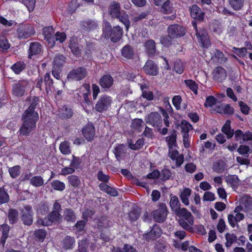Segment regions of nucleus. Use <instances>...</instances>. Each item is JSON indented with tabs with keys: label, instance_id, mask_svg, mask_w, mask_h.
Wrapping results in <instances>:
<instances>
[{
	"label": "nucleus",
	"instance_id": "f257e3e1",
	"mask_svg": "<svg viewBox=\"0 0 252 252\" xmlns=\"http://www.w3.org/2000/svg\"><path fill=\"white\" fill-rule=\"evenodd\" d=\"M38 118V114L33 111V106L29 107L23 115V123L19 129L20 134L28 135L35 128Z\"/></svg>",
	"mask_w": 252,
	"mask_h": 252
},
{
	"label": "nucleus",
	"instance_id": "f03ea898",
	"mask_svg": "<svg viewBox=\"0 0 252 252\" xmlns=\"http://www.w3.org/2000/svg\"><path fill=\"white\" fill-rule=\"evenodd\" d=\"M108 13L112 17L119 19L128 30L130 26L128 15L124 10L121 9L119 3L115 1L112 2L109 6Z\"/></svg>",
	"mask_w": 252,
	"mask_h": 252
},
{
	"label": "nucleus",
	"instance_id": "7ed1b4c3",
	"mask_svg": "<svg viewBox=\"0 0 252 252\" xmlns=\"http://www.w3.org/2000/svg\"><path fill=\"white\" fill-rule=\"evenodd\" d=\"M61 215L58 211H53L47 217L43 220L38 219L37 221L38 224L44 226H48L53 223H59L62 220Z\"/></svg>",
	"mask_w": 252,
	"mask_h": 252
},
{
	"label": "nucleus",
	"instance_id": "20e7f679",
	"mask_svg": "<svg viewBox=\"0 0 252 252\" xmlns=\"http://www.w3.org/2000/svg\"><path fill=\"white\" fill-rule=\"evenodd\" d=\"M112 101V98L110 96H101L95 105L96 110L100 112L107 110L111 106Z\"/></svg>",
	"mask_w": 252,
	"mask_h": 252
},
{
	"label": "nucleus",
	"instance_id": "39448f33",
	"mask_svg": "<svg viewBox=\"0 0 252 252\" xmlns=\"http://www.w3.org/2000/svg\"><path fill=\"white\" fill-rule=\"evenodd\" d=\"M30 89L29 82L27 81H22L13 86V93L18 96H22L28 92Z\"/></svg>",
	"mask_w": 252,
	"mask_h": 252
},
{
	"label": "nucleus",
	"instance_id": "423d86ee",
	"mask_svg": "<svg viewBox=\"0 0 252 252\" xmlns=\"http://www.w3.org/2000/svg\"><path fill=\"white\" fill-rule=\"evenodd\" d=\"M192 26L196 31V34L198 39L201 42L202 46L204 47H208L210 45V40L208 37L207 33L205 29L198 31L197 25L195 22H192Z\"/></svg>",
	"mask_w": 252,
	"mask_h": 252
},
{
	"label": "nucleus",
	"instance_id": "0eeeda50",
	"mask_svg": "<svg viewBox=\"0 0 252 252\" xmlns=\"http://www.w3.org/2000/svg\"><path fill=\"white\" fill-rule=\"evenodd\" d=\"M154 219L158 222H163L167 216V207L165 204H161L159 208L153 213Z\"/></svg>",
	"mask_w": 252,
	"mask_h": 252
},
{
	"label": "nucleus",
	"instance_id": "6e6552de",
	"mask_svg": "<svg viewBox=\"0 0 252 252\" xmlns=\"http://www.w3.org/2000/svg\"><path fill=\"white\" fill-rule=\"evenodd\" d=\"M54 30L52 27H47L43 29V34L45 40L48 42V46L51 48L55 44Z\"/></svg>",
	"mask_w": 252,
	"mask_h": 252
},
{
	"label": "nucleus",
	"instance_id": "1a4fd4ad",
	"mask_svg": "<svg viewBox=\"0 0 252 252\" xmlns=\"http://www.w3.org/2000/svg\"><path fill=\"white\" fill-rule=\"evenodd\" d=\"M87 74L86 68L78 67L73 69L68 75V78L75 80H80L84 78Z\"/></svg>",
	"mask_w": 252,
	"mask_h": 252
},
{
	"label": "nucleus",
	"instance_id": "9d476101",
	"mask_svg": "<svg viewBox=\"0 0 252 252\" xmlns=\"http://www.w3.org/2000/svg\"><path fill=\"white\" fill-rule=\"evenodd\" d=\"M168 34L170 38H175L183 36L185 33V30L180 25H173L168 28Z\"/></svg>",
	"mask_w": 252,
	"mask_h": 252
},
{
	"label": "nucleus",
	"instance_id": "9b49d317",
	"mask_svg": "<svg viewBox=\"0 0 252 252\" xmlns=\"http://www.w3.org/2000/svg\"><path fill=\"white\" fill-rule=\"evenodd\" d=\"M161 234V230L157 225L153 226L151 231L144 235V238L148 241H153L160 237Z\"/></svg>",
	"mask_w": 252,
	"mask_h": 252
},
{
	"label": "nucleus",
	"instance_id": "f8f14e48",
	"mask_svg": "<svg viewBox=\"0 0 252 252\" xmlns=\"http://www.w3.org/2000/svg\"><path fill=\"white\" fill-rule=\"evenodd\" d=\"M33 212L32 208L29 206H25L22 210V220L26 225H30L33 222Z\"/></svg>",
	"mask_w": 252,
	"mask_h": 252
},
{
	"label": "nucleus",
	"instance_id": "ddd939ff",
	"mask_svg": "<svg viewBox=\"0 0 252 252\" xmlns=\"http://www.w3.org/2000/svg\"><path fill=\"white\" fill-rule=\"evenodd\" d=\"M32 27L29 26H24L20 27L18 30V36L20 38H26L34 34Z\"/></svg>",
	"mask_w": 252,
	"mask_h": 252
},
{
	"label": "nucleus",
	"instance_id": "4468645a",
	"mask_svg": "<svg viewBox=\"0 0 252 252\" xmlns=\"http://www.w3.org/2000/svg\"><path fill=\"white\" fill-rule=\"evenodd\" d=\"M169 156L173 160H175L177 166H181L184 162V156L183 155H180L177 150L173 148L169 149Z\"/></svg>",
	"mask_w": 252,
	"mask_h": 252
},
{
	"label": "nucleus",
	"instance_id": "2eb2a0df",
	"mask_svg": "<svg viewBox=\"0 0 252 252\" xmlns=\"http://www.w3.org/2000/svg\"><path fill=\"white\" fill-rule=\"evenodd\" d=\"M145 72L151 75H156L158 73V68L156 64L152 61H148L143 67Z\"/></svg>",
	"mask_w": 252,
	"mask_h": 252
},
{
	"label": "nucleus",
	"instance_id": "dca6fc26",
	"mask_svg": "<svg viewBox=\"0 0 252 252\" xmlns=\"http://www.w3.org/2000/svg\"><path fill=\"white\" fill-rule=\"evenodd\" d=\"M83 134L85 138L88 141L93 140L94 134L95 130L92 124H88L83 129Z\"/></svg>",
	"mask_w": 252,
	"mask_h": 252
},
{
	"label": "nucleus",
	"instance_id": "f3484780",
	"mask_svg": "<svg viewBox=\"0 0 252 252\" xmlns=\"http://www.w3.org/2000/svg\"><path fill=\"white\" fill-rule=\"evenodd\" d=\"M190 15L194 19L200 21H202L204 18V13L196 5H193L190 8Z\"/></svg>",
	"mask_w": 252,
	"mask_h": 252
},
{
	"label": "nucleus",
	"instance_id": "a211bd4d",
	"mask_svg": "<svg viewBox=\"0 0 252 252\" xmlns=\"http://www.w3.org/2000/svg\"><path fill=\"white\" fill-rule=\"evenodd\" d=\"M213 75L214 78L220 82L224 80L226 77V73L224 69L220 66L214 69Z\"/></svg>",
	"mask_w": 252,
	"mask_h": 252
},
{
	"label": "nucleus",
	"instance_id": "6ab92c4d",
	"mask_svg": "<svg viewBox=\"0 0 252 252\" xmlns=\"http://www.w3.org/2000/svg\"><path fill=\"white\" fill-rule=\"evenodd\" d=\"M180 225L184 229L189 230L191 228V226L194 222L193 218L192 215L189 217L185 218H180L179 220Z\"/></svg>",
	"mask_w": 252,
	"mask_h": 252
},
{
	"label": "nucleus",
	"instance_id": "aec40b11",
	"mask_svg": "<svg viewBox=\"0 0 252 252\" xmlns=\"http://www.w3.org/2000/svg\"><path fill=\"white\" fill-rule=\"evenodd\" d=\"M123 30L119 26H116L113 28L110 34L111 40L113 42H116L119 41L122 35Z\"/></svg>",
	"mask_w": 252,
	"mask_h": 252
},
{
	"label": "nucleus",
	"instance_id": "412c9836",
	"mask_svg": "<svg viewBox=\"0 0 252 252\" xmlns=\"http://www.w3.org/2000/svg\"><path fill=\"white\" fill-rule=\"evenodd\" d=\"M113 78L109 75L103 76L99 81L100 86L104 89L110 88L113 84Z\"/></svg>",
	"mask_w": 252,
	"mask_h": 252
},
{
	"label": "nucleus",
	"instance_id": "4be33fe9",
	"mask_svg": "<svg viewBox=\"0 0 252 252\" xmlns=\"http://www.w3.org/2000/svg\"><path fill=\"white\" fill-rule=\"evenodd\" d=\"M191 193V190L189 188H185L181 191L180 197L182 202L186 206L189 204V197Z\"/></svg>",
	"mask_w": 252,
	"mask_h": 252
},
{
	"label": "nucleus",
	"instance_id": "5701e85b",
	"mask_svg": "<svg viewBox=\"0 0 252 252\" xmlns=\"http://www.w3.org/2000/svg\"><path fill=\"white\" fill-rule=\"evenodd\" d=\"M160 116L157 112L151 113L146 118L147 123L153 126L157 125L159 121Z\"/></svg>",
	"mask_w": 252,
	"mask_h": 252
},
{
	"label": "nucleus",
	"instance_id": "b1692460",
	"mask_svg": "<svg viewBox=\"0 0 252 252\" xmlns=\"http://www.w3.org/2000/svg\"><path fill=\"white\" fill-rule=\"evenodd\" d=\"M41 51V46L38 42L32 43L30 46L29 55L30 58H32L33 55H37Z\"/></svg>",
	"mask_w": 252,
	"mask_h": 252
},
{
	"label": "nucleus",
	"instance_id": "393cba45",
	"mask_svg": "<svg viewBox=\"0 0 252 252\" xmlns=\"http://www.w3.org/2000/svg\"><path fill=\"white\" fill-rule=\"evenodd\" d=\"M226 181L233 189H236L240 184V180L236 175H230L226 177Z\"/></svg>",
	"mask_w": 252,
	"mask_h": 252
},
{
	"label": "nucleus",
	"instance_id": "a878e982",
	"mask_svg": "<svg viewBox=\"0 0 252 252\" xmlns=\"http://www.w3.org/2000/svg\"><path fill=\"white\" fill-rule=\"evenodd\" d=\"M230 125L231 122L227 120L221 128L222 132L226 135L228 139L231 138L234 135V130L231 129Z\"/></svg>",
	"mask_w": 252,
	"mask_h": 252
},
{
	"label": "nucleus",
	"instance_id": "bb28decb",
	"mask_svg": "<svg viewBox=\"0 0 252 252\" xmlns=\"http://www.w3.org/2000/svg\"><path fill=\"white\" fill-rule=\"evenodd\" d=\"M243 207L246 209V211L251 209L252 207V198L248 196L242 198L240 208L242 209Z\"/></svg>",
	"mask_w": 252,
	"mask_h": 252
},
{
	"label": "nucleus",
	"instance_id": "cd10ccee",
	"mask_svg": "<svg viewBox=\"0 0 252 252\" xmlns=\"http://www.w3.org/2000/svg\"><path fill=\"white\" fill-rule=\"evenodd\" d=\"M99 187L101 190L106 192L111 196H116L118 195V192L115 189L105 184H100Z\"/></svg>",
	"mask_w": 252,
	"mask_h": 252
},
{
	"label": "nucleus",
	"instance_id": "c85d7f7f",
	"mask_svg": "<svg viewBox=\"0 0 252 252\" xmlns=\"http://www.w3.org/2000/svg\"><path fill=\"white\" fill-rule=\"evenodd\" d=\"M170 205L172 210L176 213L180 209V203L178 198L176 196H173L171 197L170 200Z\"/></svg>",
	"mask_w": 252,
	"mask_h": 252
},
{
	"label": "nucleus",
	"instance_id": "c756f323",
	"mask_svg": "<svg viewBox=\"0 0 252 252\" xmlns=\"http://www.w3.org/2000/svg\"><path fill=\"white\" fill-rule=\"evenodd\" d=\"M65 63V58L61 55L56 56L53 61V67L60 68Z\"/></svg>",
	"mask_w": 252,
	"mask_h": 252
},
{
	"label": "nucleus",
	"instance_id": "7c9ffc66",
	"mask_svg": "<svg viewBox=\"0 0 252 252\" xmlns=\"http://www.w3.org/2000/svg\"><path fill=\"white\" fill-rule=\"evenodd\" d=\"M8 219L10 223H16L18 219V212L15 209H10L8 213Z\"/></svg>",
	"mask_w": 252,
	"mask_h": 252
},
{
	"label": "nucleus",
	"instance_id": "2f4dec72",
	"mask_svg": "<svg viewBox=\"0 0 252 252\" xmlns=\"http://www.w3.org/2000/svg\"><path fill=\"white\" fill-rule=\"evenodd\" d=\"M218 112L220 114H232L234 109L229 104L220 106L218 108Z\"/></svg>",
	"mask_w": 252,
	"mask_h": 252
},
{
	"label": "nucleus",
	"instance_id": "473e14b6",
	"mask_svg": "<svg viewBox=\"0 0 252 252\" xmlns=\"http://www.w3.org/2000/svg\"><path fill=\"white\" fill-rule=\"evenodd\" d=\"M229 4L235 10H239L243 6L245 0H229Z\"/></svg>",
	"mask_w": 252,
	"mask_h": 252
},
{
	"label": "nucleus",
	"instance_id": "72a5a7b5",
	"mask_svg": "<svg viewBox=\"0 0 252 252\" xmlns=\"http://www.w3.org/2000/svg\"><path fill=\"white\" fill-rule=\"evenodd\" d=\"M61 152L63 155H69L71 153L70 144L67 141L62 142L59 147Z\"/></svg>",
	"mask_w": 252,
	"mask_h": 252
},
{
	"label": "nucleus",
	"instance_id": "f704fd0d",
	"mask_svg": "<svg viewBox=\"0 0 252 252\" xmlns=\"http://www.w3.org/2000/svg\"><path fill=\"white\" fill-rule=\"evenodd\" d=\"M144 144V140L142 139H139L136 142L132 140L128 141L129 147L130 149L136 150L141 148Z\"/></svg>",
	"mask_w": 252,
	"mask_h": 252
},
{
	"label": "nucleus",
	"instance_id": "c9c22d12",
	"mask_svg": "<svg viewBox=\"0 0 252 252\" xmlns=\"http://www.w3.org/2000/svg\"><path fill=\"white\" fill-rule=\"evenodd\" d=\"M30 182L33 186L38 187L44 184V180L40 176H35L31 179Z\"/></svg>",
	"mask_w": 252,
	"mask_h": 252
},
{
	"label": "nucleus",
	"instance_id": "e433bc0d",
	"mask_svg": "<svg viewBox=\"0 0 252 252\" xmlns=\"http://www.w3.org/2000/svg\"><path fill=\"white\" fill-rule=\"evenodd\" d=\"M63 217L67 221H74L76 219V216L73 212L68 209L64 210Z\"/></svg>",
	"mask_w": 252,
	"mask_h": 252
},
{
	"label": "nucleus",
	"instance_id": "4c0bfd02",
	"mask_svg": "<svg viewBox=\"0 0 252 252\" xmlns=\"http://www.w3.org/2000/svg\"><path fill=\"white\" fill-rule=\"evenodd\" d=\"M81 90L83 92V96L84 98V100L87 104H89L90 101L88 98V94L90 93V86L89 85L86 84L83 85L81 88Z\"/></svg>",
	"mask_w": 252,
	"mask_h": 252
},
{
	"label": "nucleus",
	"instance_id": "58836bf2",
	"mask_svg": "<svg viewBox=\"0 0 252 252\" xmlns=\"http://www.w3.org/2000/svg\"><path fill=\"white\" fill-rule=\"evenodd\" d=\"M0 229L2 230V237L1 239V243L4 244L6 239L8 237V232L9 231V226L6 224H3L1 225Z\"/></svg>",
	"mask_w": 252,
	"mask_h": 252
},
{
	"label": "nucleus",
	"instance_id": "ea45409f",
	"mask_svg": "<svg viewBox=\"0 0 252 252\" xmlns=\"http://www.w3.org/2000/svg\"><path fill=\"white\" fill-rule=\"evenodd\" d=\"M8 172L12 178H16L21 173V167L19 165H16L10 167L8 169Z\"/></svg>",
	"mask_w": 252,
	"mask_h": 252
},
{
	"label": "nucleus",
	"instance_id": "a19ab883",
	"mask_svg": "<svg viewBox=\"0 0 252 252\" xmlns=\"http://www.w3.org/2000/svg\"><path fill=\"white\" fill-rule=\"evenodd\" d=\"M225 168V165L222 161H217L213 165V169L216 172L221 173Z\"/></svg>",
	"mask_w": 252,
	"mask_h": 252
},
{
	"label": "nucleus",
	"instance_id": "79ce46f5",
	"mask_svg": "<svg viewBox=\"0 0 252 252\" xmlns=\"http://www.w3.org/2000/svg\"><path fill=\"white\" fill-rule=\"evenodd\" d=\"M74 243V239L68 236L65 238L63 241V247L65 249H71L73 247Z\"/></svg>",
	"mask_w": 252,
	"mask_h": 252
},
{
	"label": "nucleus",
	"instance_id": "37998d69",
	"mask_svg": "<svg viewBox=\"0 0 252 252\" xmlns=\"http://www.w3.org/2000/svg\"><path fill=\"white\" fill-rule=\"evenodd\" d=\"M225 238L226 240L225 246L227 248L230 247L237 240L236 235L230 233H227L225 235Z\"/></svg>",
	"mask_w": 252,
	"mask_h": 252
},
{
	"label": "nucleus",
	"instance_id": "c03bdc74",
	"mask_svg": "<svg viewBox=\"0 0 252 252\" xmlns=\"http://www.w3.org/2000/svg\"><path fill=\"white\" fill-rule=\"evenodd\" d=\"M122 53L124 57L130 58L133 56V51L130 46L126 45L123 48Z\"/></svg>",
	"mask_w": 252,
	"mask_h": 252
},
{
	"label": "nucleus",
	"instance_id": "a18cd8bd",
	"mask_svg": "<svg viewBox=\"0 0 252 252\" xmlns=\"http://www.w3.org/2000/svg\"><path fill=\"white\" fill-rule=\"evenodd\" d=\"M166 141L168 144L169 150L173 149L176 146V136L175 134H172L166 137Z\"/></svg>",
	"mask_w": 252,
	"mask_h": 252
},
{
	"label": "nucleus",
	"instance_id": "49530a36",
	"mask_svg": "<svg viewBox=\"0 0 252 252\" xmlns=\"http://www.w3.org/2000/svg\"><path fill=\"white\" fill-rule=\"evenodd\" d=\"M145 48L149 54H153L155 52V42L152 40H148L145 43Z\"/></svg>",
	"mask_w": 252,
	"mask_h": 252
},
{
	"label": "nucleus",
	"instance_id": "de8ad7c7",
	"mask_svg": "<svg viewBox=\"0 0 252 252\" xmlns=\"http://www.w3.org/2000/svg\"><path fill=\"white\" fill-rule=\"evenodd\" d=\"M162 12L167 14L172 13L173 11V7L170 5V2L169 0H166L161 8Z\"/></svg>",
	"mask_w": 252,
	"mask_h": 252
},
{
	"label": "nucleus",
	"instance_id": "09e8293b",
	"mask_svg": "<svg viewBox=\"0 0 252 252\" xmlns=\"http://www.w3.org/2000/svg\"><path fill=\"white\" fill-rule=\"evenodd\" d=\"M51 186L52 188L55 190L62 191L65 189V184L59 180L53 181Z\"/></svg>",
	"mask_w": 252,
	"mask_h": 252
},
{
	"label": "nucleus",
	"instance_id": "8fccbe9b",
	"mask_svg": "<svg viewBox=\"0 0 252 252\" xmlns=\"http://www.w3.org/2000/svg\"><path fill=\"white\" fill-rule=\"evenodd\" d=\"M185 83L195 94H197V85L194 81L191 80H187L185 81Z\"/></svg>",
	"mask_w": 252,
	"mask_h": 252
},
{
	"label": "nucleus",
	"instance_id": "3c124183",
	"mask_svg": "<svg viewBox=\"0 0 252 252\" xmlns=\"http://www.w3.org/2000/svg\"><path fill=\"white\" fill-rule=\"evenodd\" d=\"M61 115L63 118H68L72 116V111L70 108L63 106L60 111Z\"/></svg>",
	"mask_w": 252,
	"mask_h": 252
},
{
	"label": "nucleus",
	"instance_id": "603ef678",
	"mask_svg": "<svg viewBox=\"0 0 252 252\" xmlns=\"http://www.w3.org/2000/svg\"><path fill=\"white\" fill-rule=\"evenodd\" d=\"M9 200V196L3 189L0 188V205L7 202Z\"/></svg>",
	"mask_w": 252,
	"mask_h": 252
},
{
	"label": "nucleus",
	"instance_id": "864d4df0",
	"mask_svg": "<svg viewBox=\"0 0 252 252\" xmlns=\"http://www.w3.org/2000/svg\"><path fill=\"white\" fill-rule=\"evenodd\" d=\"M182 131L185 133H188V132L192 129L191 125L186 121H183L181 124Z\"/></svg>",
	"mask_w": 252,
	"mask_h": 252
},
{
	"label": "nucleus",
	"instance_id": "5fc2aeb1",
	"mask_svg": "<svg viewBox=\"0 0 252 252\" xmlns=\"http://www.w3.org/2000/svg\"><path fill=\"white\" fill-rule=\"evenodd\" d=\"M178 217L181 218H185L189 217L191 214L190 212L188 211L186 208H181L178 211L175 213Z\"/></svg>",
	"mask_w": 252,
	"mask_h": 252
},
{
	"label": "nucleus",
	"instance_id": "6e6d98bb",
	"mask_svg": "<svg viewBox=\"0 0 252 252\" xmlns=\"http://www.w3.org/2000/svg\"><path fill=\"white\" fill-rule=\"evenodd\" d=\"M144 122L142 120L140 119H135L133 120L132 126L138 130H140L141 128L143 126Z\"/></svg>",
	"mask_w": 252,
	"mask_h": 252
},
{
	"label": "nucleus",
	"instance_id": "4d7b16f0",
	"mask_svg": "<svg viewBox=\"0 0 252 252\" xmlns=\"http://www.w3.org/2000/svg\"><path fill=\"white\" fill-rule=\"evenodd\" d=\"M24 68V65L23 63L21 62H18L13 65L11 67V69L13 70V71L18 74L22 71V70Z\"/></svg>",
	"mask_w": 252,
	"mask_h": 252
},
{
	"label": "nucleus",
	"instance_id": "13d9d810",
	"mask_svg": "<svg viewBox=\"0 0 252 252\" xmlns=\"http://www.w3.org/2000/svg\"><path fill=\"white\" fill-rule=\"evenodd\" d=\"M68 180L71 186L74 187H78L80 185V181L77 176H69L68 177Z\"/></svg>",
	"mask_w": 252,
	"mask_h": 252
},
{
	"label": "nucleus",
	"instance_id": "bf43d9fd",
	"mask_svg": "<svg viewBox=\"0 0 252 252\" xmlns=\"http://www.w3.org/2000/svg\"><path fill=\"white\" fill-rule=\"evenodd\" d=\"M239 105L240 108L241 112L245 115H247L250 111V107L249 106L244 102L240 101L239 102Z\"/></svg>",
	"mask_w": 252,
	"mask_h": 252
},
{
	"label": "nucleus",
	"instance_id": "052dcab7",
	"mask_svg": "<svg viewBox=\"0 0 252 252\" xmlns=\"http://www.w3.org/2000/svg\"><path fill=\"white\" fill-rule=\"evenodd\" d=\"M10 44L7 39L4 36L0 37V48L7 50L10 47Z\"/></svg>",
	"mask_w": 252,
	"mask_h": 252
},
{
	"label": "nucleus",
	"instance_id": "680f3d73",
	"mask_svg": "<svg viewBox=\"0 0 252 252\" xmlns=\"http://www.w3.org/2000/svg\"><path fill=\"white\" fill-rule=\"evenodd\" d=\"M23 2L29 11H32L34 7L35 0H23Z\"/></svg>",
	"mask_w": 252,
	"mask_h": 252
},
{
	"label": "nucleus",
	"instance_id": "e2e57ef3",
	"mask_svg": "<svg viewBox=\"0 0 252 252\" xmlns=\"http://www.w3.org/2000/svg\"><path fill=\"white\" fill-rule=\"evenodd\" d=\"M174 69L177 73L181 74L183 72L184 67L181 61H177L175 63Z\"/></svg>",
	"mask_w": 252,
	"mask_h": 252
},
{
	"label": "nucleus",
	"instance_id": "0e129e2a",
	"mask_svg": "<svg viewBox=\"0 0 252 252\" xmlns=\"http://www.w3.org/2000/svg\"><path fill=\"white\" fill-rule=\"evenodd\" d=\"M217 99L213 96H209L206 98L204 105L206 107H212L216 102Z\"/></svg>",
	"mask_w": 252,
	"mask_h": 252
},
{
	"label": "nucleus",
	"instance_id": "69168bd1",
	"mask_svg": "<svg viewBox=\"0 0 252 252\" xmlns=\"http://www.w3.org/2000/svg\"><path fill=\"white\" fill-rule=\"evenodd\" d=\"M232 51L239 57H243L245 56L247 52V49L246 48H237L234 47L233 48Z\"/></svg>",
	"mask_w": 252,
	"mask_h": 252
},
{
	"label": "nucleus",
	"instance_id": "338daca9",
	"mask_svg": "<svg viewBox=\"0 0 252 252\" xmlns=\"http://www.w3.org/2000/svg\"><path fill=\"white\" fill-rule=\"evenodd\" d=\"M88 242L86 240L81 241L79 242V251L80 252H88Z\"/></svg>",
	"mask_w": 252,
	"mask_h": 252
},
{
	"label": "nucleus",
	"instance_id": "774afa93",
	"mask_svg": "<svg viewBox=\"0 0 252 252\" xmlns=\"http://www.w3.org/2000/svg\"><path fill=\"white\" fill-rule=\"evenodd\" d=\"M235 138L237 141L239 142L240 143H243V136L244 133L239 129H238L234 132Z\"/></svg>",
	"mask_w": 252,
	"mask_h": 252
}]
</instances>
